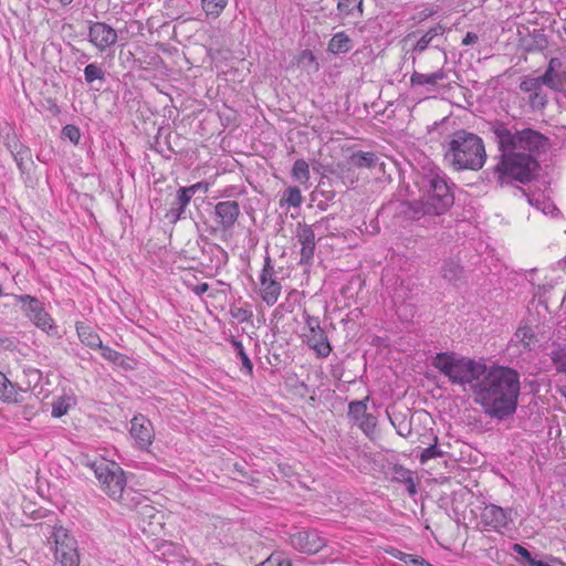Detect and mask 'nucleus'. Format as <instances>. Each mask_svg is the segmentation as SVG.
Wrapping results in <instances>:
<instances>
[{"label": "nucleus", "instance_id": "58836bf2", "mask_svg": "<svg viewBox=\"0 0 566 566\" xmlns=\"http://www.w3.org/2000/svg\"><path fill=\"white\" fill-rule=\"evenodd\" d=\"M391 424L396 428V431L401 437H408L411 434V424L406 420L403 415H395L389 417Z\"/></svg>", "mask_w": 566, "mask_h": 566}, {"label": "nucleus", "instance_id": "f03ea898", "mask_svg": "<svg viewBox=\"0 0 566 566\" xmlns=\"http://www.w3.org/2000/svg\"><path fill=\"white\" fill-rule=\"evenodd\" d=\"M486 126L499 151L493 167L497 184L504 187L535 180L541 168L538 158L551 148L549 138L534 128L518 129L501 119L490 120Z\"/></svg>", "mask_w": 566, "mask_h": 566}, {"label": "nucleus", "instance_id": "f704fd0d", "mask_svg": "<svg viewBox=\"0 0 566 566\" xmlns=\"http://www.w3.org/2000/svg\"><path fill=\"white\" fill-rule=\"evenodd\" d=\"M534 337H535V335H534L532 328L528 326H524V327H520L515 332L511 342L522 345V347L524 349L531 350L532 349V340L534 339Z\"/></svg>", "mask_w": 566, "mask_h": 566}, {"label": "nucleus", "instance_id": "8fccbe9b", "mask_svg": "<svg viewBox=\"0 0 566 566\" xmlns=\"http://www.w3.org/2000/svg\"><path fill=\"white\" fill-rule=\"evenodd\" d=\"M479 40V36L476 33L474 32H467V34L464 35V38L462 39V45H472L474 43H476Z\"/></svg>", "mask_w": 566, "mask_h": 566}, {"label": "nucleus", "instance_id": "ea45409f", "mask_svg": "<svg viewBox=\"0 0 566 566\" xmlns=\"http://www.w3.org/2000/svg\"><path fill=\"white\" fill-rule=\"evenodd\" d=\"M227 6V0H202V7L207 14L218 17Z\"/></svg>", "mask_w": 566, "mask_h": 566}, {"label": "nucleus", "instance_id": "6e6d98bb", "mask_svg": "<svg viewBox=\"0 0 566 566\" xmlns=\"http://www.w3.org/2000/svg\"><path fill=\"white\" fill-rule=\"evenodd\" d=\"M416 34H417V32H411V33H409V34L405 38V41H409V40H411L412 38H415V36H416Z\"/></svg>", "mask_w": 566, "mask_h": 566}, {"label": "nucleus", "instance_id": "473e14b6", "mask_svg": "<svg viewBox=\"0 0 566 566\" xmlns=\"http://www.w3.org/2000/svg\"><path fill=\"white\" fill-rule=\"evenodd\" d=\"M291 176L300 184H307L311 177L308 164L304 159L295 160L291 170Z\"/></svg>", "mask_w": 566, "mask_h": 566}, {"label": "nucleus", "instance_id": "3c124183", "mask_svg": "<svg viewBox=\"0 0 566 566\" xmlns=\"http://www.w3.org/2000/svg\"><path fill=\"white\" fill-rule=\"evenodd\" d=\"M209 290V284L203 282L191 287L197 296H202Z\"/></svg>", "mask_w": 566, "mask_h": 566}, {"label": "nucleus", "instance_id": "4c0bfd02", "mask_svg": "<svg viewBox=\"0 0 566 566\" xmlns=\"http://www.w3.org/2000/svg\"><path fill=\"white\" fill-rule=\"evenodd\" d=\"M15 390L12 382L0 371V399L10 402L14 399Z\"/></svg>", "mask_w": 566, "mask_h": 566}, {"label": "nucleus", "instance_id": "49530a36", "mask_svg": "<svg viewBox=\"0 0 566 566\" xmlns=\"http://www.w3.org/2000/svg\"><path fill=\"white\" fill-rule=\"evenodd\" d=\"M98 349H101V354L105 359L115 364L119 363L123 357L120 353L108 346H104L103 344L102 347H99Z\"/></svg>", "mask_w": 566, "mask_h": 566}, {"label": "nucleus", "instance_id": "9d476101", "mask_svg": "<svg viewBox=\"0 0 566 566\" xmlns=\"http://www.w3.org/2000/svg\"><path fill=\"white\" fill-rule=\"evenodd\" d=\"M200 189L207 191L208 188L202 182H197L189 187H180L177 190L176 197L171 201L170 208L166 212L165 218L171 223H176L177 221L182 219L186 208L190 203L196 192Z\"/></svg>", "mask_w": 566, "mask_h": 566}, {"label": "nucleus", "instance_id": "412c9836", "mask_svg": "<svg viewBox=\"0 0 566 566\" xmlns=\"http://www.w3.org/2000/svg\"><path fill=\"white\" fill-rule=\"evenodd\" d=\"M202 253L209 256L210 263L207 266L216 270L223 268L229 261L228 252L217 243H208L203 247Z\"/></svg>", "mask_w": 566, "mask_h": 566}, {"label": "nucleus", "instance_id": "bf43d9fd", "mask_svg": "<svg viewBox=\"0 0 566 566\" xmlns=\"http://www.w3.org/2000/svg\"><path fill=\"white\" fill-rule=\"evenodd\" d=\"M564 484H565V486H566V473H565V480H564Z\"/></svg>", "mask_w": 566, "mask_h": 566}, {"label": "nucleus", "instance_id": "20e7f679", "mask_svg": "<svg viewBox=\"0 0 566 566\" xmlns=\"http://www.w3.org/2000/svg\"><path fill=\"white\" fill-rule=\"evenodd\" d=\"M443 159L454 170H480L486 161L483 139L471 132L459 129L442 144Z\"/></svg>", "mask_w": 566, "mask_h": 566}, {"label": "nucleus", "instance_id": "de8ad7c7", "mask_svg": "<svg viewBox=\"0 0 566 566\" xmlns=\"http://www.w3.org/2000/svg\"><path fill=\"white\" fill-rule=\"evenodd\" d=\"M405 564L407 566H431L429 562H427L424 558L409 554L408 556H405Z\"/></svg>", "mask_w": 566, "mask_h": 566}, {"label": "nucleus", "instance_id": "c756f323", "mask_svg": "<svg viewBox=\"0 0 566 566\" xmlns=\"http://www.w3.org/2000/svg\"><path fill=\"white\" fill-rule=\"evenodd\" d=\"M0 138L9 153L15 150V148L22 145L17 133L9 123L0 125Z\"/></svg>", "mask_w": 566, "mask_h": 566}, {"label": "nucleus", "instance_id": "c03bdc74", "mask_svg": "<svg viewBox=\"0 0 566 566\" xmlns=\"http://www.w3.org/2000/svg\"><path fill=\"white\" fill-rule=\"evenodd\" d=\"M513 551L522 558V564L524 566H532V564L536 560L531 554L530 551H527L524 546L521 544H514Z\"/></svg>", "mask_w": 566, "mask_h": 566}, {"label": "nucleus", "instance_id": "393cba45", "mask_svg": "<svg viewBox=\"0 0 566 566\" xmlns=\"http://www.w3.org/2000/svg\"><path fill=\"white\" fill-rule=\"evenodd\" d=\"M353 49V40L344 32L335 33L328 42L327 51L332 54L347 53Z\"/></svg>", "mask_w": 566, "mask_h": 566}, {"label": "nucleus", "instance_id": "423d86ee", "mask_svg": "<svg viewBox=\"0 0 566 566\" xmlns=\"http://www.w3.org/2000/svg\"><path fill=\"white\" fill-rule=\"evenodd\" d=\"M50 538L54 542V559L60 566H80L77 541L63 526H54Z\"/></svg>", "mask_w": 566, "mask_h": 566}, {"label": "nucleus", "instance_id": "e433bc0d", "mask_svg": "<svg viewBox=\"0 0 566 566\" xmlns=\"http://www.w3.org/2000/svg\"><path fill=\"white\" fill-rule=\"evenodd\" d=\"M85 82L92 84L95 81H105V72L96 63H91L84 69Z\"/></svg>", "mask_w": 566, "mask_h": 566}, {"label": "nucleus", "instance_id": "f8f14e48", "mask_svg": "<svg viewBox=\"0 0 566 566\" xmlns=\"http://www.w3.org/2000/svg\"><path fill=\"white\" fill-rule=\"evenodd\" d=\"M241 214L240 205L235 200L219 201L214 206V217L217 227L211 229L210 233L217 231L229 232L233 229Z\"/></svg>", "mask_w": 566, "mask_h": 566}, {"label": "nucleus", "instance_id": "9b49d317", "mask_svg": "<svg viewBox=\"0 0 566 566\" xmlns=\"http://www.w3.org/2000/svg\"><path fill=\"white\" fill-rule=\"evenodd\" d=\"M369 396L354 400L348 405V418L367 436L371 437L377 426V418L367 411Z\"/></svg>", "mask_w": 566, "mask_h": 566}, {"label": "nucleus", "instance_id": "c9c22d12", "mask_svg": "<svg viewBox=\"0 0 566 566\" xmlns=\"http://www.w3.org/2000/svg\"><path fill=\"white\" fill-rule=\"evenodd\" d=\"M551 359L558 373L566 374V345L557 346L551 352Z\"/></svg>", "mask_w": 566, "mask_h": 566}, {"label": "nucleus", "instance_id": "1a4fd4ad", "mask_svg": "<svg viewBox=\"0 0 566 566\" xmlns=\"http://www.w3.org/2000/svg\"><path fill=\"white\" fill-rule=\"evenodd\" d=\"M289 544L300 553L314 555L325 547L326 542L316 530L294 528L289 533Z\"/></svg>", "mask_w": 566, "mask_h": 566}, {"label": "nucleus", "instance_id": "4d7b16f0", "mask_svg": "<svg viewBox=\"0 0 566 566\" xmlns=\"http://www.w3.org/2000/svg\"><path fill=\"white\" fill-rule=\"evenodd\" d=\"M7 342H9V339H7V338H0V347H4V346H6L4 344H6Z\"/></svg>", "mask_w": 566, "mask_h": 566}, {"label": "nucleus", "instance_id": "09e8293b", "mask_svg": "<svg viewBox=\"0 0 566 566\" xmlns=\"http://www.w3.org/2000/svg\"><path fill=\"white\" fill-rule=\"evenodd\" d=\"M516 190L523 196L526 198L527 202L531 205V206H534L536 207L537 209H542L541 208V205L544 203V201H541L538 198H534V196H531L528 195L524 189H522L521 187H516Z\"/></svg>", "mask_w": 566, "mask_h": 566}, {"label": "nucleus", "instance_id": "4468645a", "mask_svg": "<svg viewBox=\"0 0 566 566\" xmlns=\"http://www.w3.org/2000/svg\"><path fill=\"white\" fill-rule=\"evenodd\" d=\"M481 521L494 531L509 530L513 523L512 510L495 504H486L481 512Z\"/></svg>", "mask_w": 566, "mask_h": 566}, {"label": "nucleus", "instance_id": "5701e85b", "mask_svg": "<svg viewBox=\"0 0 566 566\" xmlns=\"http://www.w3.org/2000/svg\"><path fill=\"white\" fill-rule=\"evenodd\" d=\"M282 291V285L276 279L260 282V295L266 305H274Z\"/></svg>", "mask_w": 566, "mask_h": 566}, {"label": "nucleus", "instance_id": "a19ab883", "mask_svg": "<svg viewBox=\"0 0 566 566\" xmlns=\"http://www.w3.org/2000/svg\"><path fill=\"white\" fill-rule=\"evenodd\" d=\"M256 566H292V563L282 553L275 552Z\"/></svg>", "mask_w": 566, "mask_h": 566}, {"label": "nucleus", "instance_id": "72a5a7b5", "mask_svg": "<svg viewBox=\"0 0 566 566\" xmlns=\"http://www.w3.org/2000/svg\"><path fill=\"white\" fill-rule=\"evenodd\" d=\"M302 201L303 197L300 188H297L296 186H290L285 189L280 203L281 206L286 205L287 207L297 208L302 205Z\"/></svg>", "mask_w": 566, "mask_h": 566}, {"label": "nucleus", "instance_id": "dca6fc26", "mask_svg": "<svg viewBox=\"0 0 566 566\" xmlns=\"http://www.w3.org/2000/svg\"><path fill=\"white\" fill-rule=\"evenodd\" d=\"M544 86L538 76H525L522 78L518 87L528 95L527 99L532 109H543L547 105L548 97L543 90Z\"/></svg>", "mask_w": 566, "mask_h": 566}, {"label": "nucleus", "instance_id": "13d9d810", "mask_svg": "<svg viewBox=\"0 0 566 566\" xmlns=\"http://www.w3.org/2000/svg\"><path fill=\"white\" fill-rule=\"evenodd\" d=\"M88 59L86 54H83L82 60Z\"/></svg>", "mask_w": 566, "mask_h": 566}, {"label": "nucleus", "instance_id": "bb28decb", "mask_svg": "<svg viewBox=\"0 0 566 566\" xmlns=\"http://www.w3.org/2000/svg\"><path fill=\"white\" fill-rule=\"evenodd\" d=\"M20 174L23 176L28 174V164H33L31 148L24 144L10 151Z\"/></svg>", "mask_w": 566, "mask_h": 566}, {"label": "nucleus", "instance_id": "f3484780", "mask_svg": "<svg viewBox=\"0 0 566 566\" xmlns=\"http://www.w3.org/2000/svg\"><path fill=\"white\" fill-rule=\"evenodd\" d=\"M542 84L555 92L566 91V71L562 70V61L557 57H552L548 65L541 76H538Z\"/></svg>", "mask_w": 566, "mask_h": 566}, {"label": "nucleus", "instance_id": "6ab92c4d", "mask_svg": "<svg viewBox=\"0 0 566 566\" xmlns=\"http://www.w3.org/2000/svg\"><path fill=\"white\" fill-rule=\"evenodd\" d=\"M387 474L390 476L391 482L405 484L410 496H415L418 493L413 471L395 463L388 468Z\"/></svg>", "mask_w": 566, "mask_h": 566}, {"label": "nucleus", "instance_id": "4be33fe9", "mask_svg": "<svg viewBox=\"0 0 566 566\" xmlns=\"http://www.w3.org/2000/svg\"><path fill=\"white\" fill-rule=\"evenodd\" d=\"M447 78V73L443 69H439L433 73L430 74H423L417 71H413V73L410 76V85L412 87L416 86H430L436 87L440 81H443Z\"/></svg>", "mask_w": 566, "mask_h": 566}, {"label": "nucleus", "instance_id": "864d4df0", "mask_svg": "<svg viewBox=\"0 0 566 566\" xmlns=\"http://www.w3.org/2000/svg\"><path fill=\"white\" fill-rule=\"evenodd\" d=\"M303 56L308 59L311 62H313L314 59H315L313 53L311 51H307V50L303 52Z\"/></svg>", "mask_w": 566, "mask_h": 566}, {"label": "nucleus", "instance_id": "a211bd4d", "mask_svg": "<svg viewBox=\"0 0 566 566\" xmlns=\"http://www.w3.org/2000/svg\"><path fill=\"white\" fill-rule=\"evenodd\" d=\"M296 239L301 245V265H311L316 249L315 233L311 226L304 223L298 224L296 229Z\"/></svg>", "mask_w": 566, "mask_h": 566}, {"label": "nucleus", "instance_id": "7c9ffc66", "mask_svg": "<svg viewBox=\"0 0 566 566\" xmlns=\"http://www.w3.org/2000/svg\"><path fill=\"white\" fill-rule=\"evenodd\" d=\"M229 342L237 352V357L242 363L241 370H243L247 375L251 376L253 373V364L249 358L248 354L245 353L243 344L234 337H231Z\"/></svg>", "mask_w": 566, "mask_h": 566}, {"label": "nucleus", "instance_id": "79ce46f5", "mask_svg": "<svg viewBox=\"0 0 566 566\" xmlns=\"http://www.w3.org/2000/svg\"><path fill=\"white\" fill-rule=\"evenodd\" d=\"M61 134H62L63 138L69 139L74 145H77L80 143L81 130L75 125H72V124L65 125L62 128Z\"/></svg>", "mask_w": 566, "mask_h": 566}, {"label": "nucleus", "instance_id": "37998d69", "mask_svg": "<svg viewBox=\"0 0 566 566\" xmlns=\"http://www.w3.org/2000/svg\"><path fill=\"white\" fill-rule=\"evenodd\" d=\"M443 454L444 452L440 449V447L437 443H434L422 450L420 454V462L426 463L427 461L442 457Z\"/></svg>", "mask_w": 566, "mask_h": 566}, {"label": "nucleus", "instance_id": "7ed1b4c3", "mask_svg": "<svg viewBox=\"0 0 566 566\" xmlns=\"http://www.w3.org/2000/svg\"><path fill=\"white\" fill-rule=\"evenodd\" d=\"M415 184L421 192V198L400 201L396 208L397 213L405 219L419 221L424 217H439L453 206L454 195L446 174L440 168L424 169L417 175Z\"/></svg>", "mask_w": 566, "mask_h": 566}, {"label": "nucleus", "instance_id": "f257e3e1", "mask_svg": "<svg viewBox=\"0 0 566 566\" xmlns=\"http://www.w3.org/2000/svg\"><path fill=\"white\" fill-rule=\"evenodd\" d=\"M431 365L451 385L471 390L475 403L490 418L505 420L517 410L521 394L520 374L512 367L488 366L483 359L462 356L455 352L437 353Z\"/></svg>", "mask_w": 566, "mask_h": 566}, {"label": "nucleus", "instance_id": "2eb2a0df", "mask_svg": "<svg viewBox=\"0 0 566 566\" xmlns=\"http://www.w3.org/2000/svg\"><path fill=\"white\" fill-rule=\"evenodd\" d=\"M129 432L142 450H147L151 446L155 437L153 423L142 413L134 416L130 420Z\"/></svg>", "mask_w": 566, "mask_h": 566}, {"label": "nucleus", "instance_id": "b1692460", "mask_svg": "<svg viewBox=\"0 0 566 566\" xmlns=\"http://www.w3.org/2000/svg\"><path fill=\"white\" fill-rule=\"evenodd\" d=\"M349 164L357 168H375L377 165L384 166V163L379 164V157L373 151H355L349 157Z\"/></svg>", "mask_w": 566, "mask_h": 566}, {"label": "nucleus", "instance_id": "aec40b11", "mask_svg": "<svg viewBox=\"0 0 566 566\" xmlns=\"http://www.w3.org/2000/svg\"><path fill=\"white\" fill-rule=\"evenodd\" d=\"M446 28L441 24H436L430 28L412 46L411 52L421 54L428 48H438L437 44H433L434 40L441 35H443Z\"/></svg>", "mask_w": 566, "mask_h": 566}, {"label": "nucleus", "instance_id": "6e6552de", "mask_svg": "<svg viewBox=\"0 0 566 566\" xmlns=\"http://www.w3.org/2000/svg\"><path fill=\"white\" fill-rule=\"evenodd\" d=\"M304 322L308 331L305 334L308 347L316 353L318 358L327 357L332 352V346L325 331L321 326L319 318L304 312Z\"/></svg>", "mask_w": 566, "mask_h": 566}, {"label": "nucleus", "instance_id": "39448f33", "mask_svg": "<svg viewBox=\"0 0 566 566\" xmlns=\"http://www.w3.org/2000/svg\"><path fill=\"white\" fill-rule=\"evenodd\" d=\"M88 465L94 471L101 489L113 500H120L126 486L124 470L116 462L104 459L93 461Z\"/></svg>", "mask_w": 566, "mask_h": 566}, {"label": "nucleus", "instance_id": "a18cd8bd", "mask_svg": "<svg viewBox=\"0 0 566 566\" xmlns=\"http://www.w3.org/2000/svg\"><path fill=\"white\" fill-rule=\"evenodd\" d=\"M274 274H275V271H274V266L272 264V260H271L270 255H266L264 258L263 269L260 274V282L275 279Z\"/></svg>", "mask_w": 566, "mask_h": 566}, {"label": "nucleus", "instance_id": "a878e982", "mask_svg": "<svg viewBox=\"0 0 566 566\" xmlns=\"http://www.w3.org/2000/svg\"><path fill=\"white\" fill-rule=\"evenodd\" d=\"M77 336L82 344L85 346L96 349L102 347V339L97 333L93 331V328L84 323L76 324Z\"/></svg>", "mask_w": 566, "mask_h": 566}, {"label": "nucleus", "instance_id": "ddd939ff", "mask_svg": "<svg viewBox=\"0 0 566 566\" xmlns=\"http://www.w3.org/2000/svg\"><path fill=\"white\" fill-rule=\"evenodd\" d=\"M117 31L106 22L88 21V41L97 51L105 52L116 44Z\"/></svg>", "mask_w": 566, "mask_h": 566}, {"label": "nucleus", "instance_id": "5fc2aeb1", "mask_svg": "<svg viewBox=\"0 0 566 566\" xmlns=\"http://www.w3.org/2000/svg\"><path fill=\"white\" fill-rule=\"evenodd\" d=\"M74 0H57V2L62 6V7H67L70 6Z\"/></svg>", "mask_w": 566, "mask_h": 566}, {"label": "nucleus", "instance_id": "603ef678", "mask_svg": "<svg viewBox=\"0 0 566 566\" xmlns=\"http://www.w3.org/2000/svg\"><path fill=\"white\" fill-rule=\"evenodd\" d=\"M408 555H409V554L403 553V552H401V551H399V549H392V552H391V556H392V557H395V558H397V559H399V560H401V562H403V563H405V558H403V557H405V556H408Z\"/></svg>", "mask_w": 566, "mask_h": 566}, {"label": "nucleus", "instance_id": "cd10ccee", "mask_svg": "<svg viewBox=\"0 0 566 566\" xmlns=\"http://www.w3.org/2000/svg\"><path fill=\"white\" fill-rule=\"evenodd\" d=\"M76 405L74 395H62L56 397L52 402V417L61 418L69 412V410Z\"/></svg>", "mask_w": 566, "mask_h": 566}, {"label": "nucleus", "instance_id": "0eeeda50", "mask_svg": "<svg viewBox=\"0 0 566 566\" xmlns=\"http://www.w3.org/2000/svg\"><path fill=\"white\" fill-rule=\"evenodd\" d=\"M18 303L22 304V311L25 316L40 329L50 336L59 334L57 326L55 325L51 315L45 311L43 303L31 295H13Z\"/></svg>", "mask_w": 566, "mask_h": 566}, {"label": "nucleus", "instance_id": "c85d7f7f", "mask_svg": "<svg viewBox=\"0 0 566 566\" xmlns=\"http://www.w3.org/2000/svg\"><path fill=\"white\" fill-rule=\"evenodd\" d=\"M463 274V268L459 261L449 259L446 260L441 266V275L444 280L455 284Z\"/></svg>", "mask_w": 566, "mask_h": 566}, {"label": "nucleus", "instance_id": "2f4dec72", "mask_svg": "<svg viewBox=\"0 0 566 566\" xmlns=\"http://www.w3.org/2000/svg\"><path fill=\"white\" fill-rule=\"evenodd\" d=\"M338 13L343 17L354 15L355 11L360 17L363 15V0H338Z\"/></svg>", "mask_w": 566, "mask_h": 566}]
</instances>
